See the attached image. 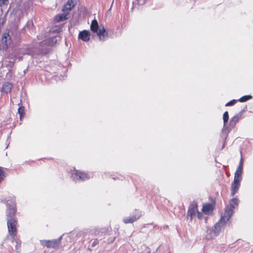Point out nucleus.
<instances>
[{"mask_svg": "<svg viewBox=\"0 0 253 253\" xmlns=\"http://www.w3.org/2000/svg\"><path fill=\"white\" fill-rule=\"evenodd\" d=\"M239 201L237 198L232 199L230 201L229 207L225 210L224 214L221 216L220 219L214 226L213 229L208 228L207 232L210 234V238H212L213 237L216 236L221 229L224 227L232 215L234 209L238 206Z\"/></svg>", "mask_w": 253, "mask_h": 253, "instance_id": "f257e3e1", "label": "nucleus"}, {"mask_svg": "<svg viewBox=\"0 0 253 253\" xmlns=\"http://www.w3.org/2000/svg\"><path fill=\"white\" fill-rule=\"evenodd\" d=\"M16 212L15 203L12 200L7 203L6 216L7 217V224L9 233L12 236H15L17 233V220L15 219Z\"/></svg>", "mask_w": 253, "mask_h": 253, "instance_id": "f03ea898", "label": "nucleus"}, {"mask_svg": "<svg viewBox=\"0 0 253 253\" xmlns=\"http://www.w3.org/2000/svg\"><path fill=\"white\" fill-rule=\"evenodd\" d=\"M90 29L93 32L97 33L100 41H104L107 39L108 34L104 26H100L99 27L96 20L94 19L92 21L90 25Z\"/></svg>", "mask_w": 253, "mask_h": 253, "instance_id": "7ed1b4c3", "label": "nucleus"}, {"mask_svg": "<svg viewBox=\"0 0 253 253\" xmlns=\"http://www.w3.org/2000/svg\"><path fill=\"white\" fill-rule=\"evenodd\" d=\"M188 215L190 216L191 220H192L196 216H197L199 219L202 218V214L198 211L196 203L193 202L190 205L188 211Z\"/></svg>", "mask_w": 253, "mask_h": 253, "instance_id": "20e7f679", "label": "nucleus"}, {"mask_svg": "<svg viewBox=\"0 0 253 253\" xmlns=\"http://www.w3.org/2000/svg\"><path fill=\"white\" fill-rule=\"evenodd\" d=\"M72 177L75 180H85L89 178L87 174L77 170L74 171L72 174Z\"/></svg>", "mask_w": 253, "mask_h": 253, "instance_id": "39448f33", "label": "nucleus"}, {"mask_svg": "<svg viewBox=\"0 0 253 253\" xmlns=\"http://www.w3.org/2000/svg\"><path fill=\"white\" fill-rule=\"evenodd\" d=\"M61 239V237L53 240H42L41 243L42 246H46L47 248H56L59 245Z\"/></svg>", "mask_w": 253, "mask_h": 253, "instance_id": "423d86ee", "label": "nucleus"}, {"mask_svg": "<svg viewBox=\"0 0 253 253\" xmlns=\"http://www.w3.org/2000/svg\"><path fill=\"white\" fill-rule=\"evenodd\" d=\"M141 213L140 211L138 210H135V213L134 215H132L131 217L125 218L123 219V221L125 223H132L141 216Z\"/></svg>", "mask_w": 253, "mask_h": 253, "instance_id": "0eeeda50", "label": "nucleus"}, {"mask_svg": "<svg viewBox=\"0 0 253 253\" xmlns=\"http://www.w3.org/2000/svg\"><path fill=\"white\" fill-rule=\"evenodd\" d=\"M78 38L81 39L84 42H87L90 39V33L86 30L80 32L78 36Z\"/></svg>", "mask_w": 253, "mask_h": 253, "instance_id": "6e6552de", "label": "nucleus"}, {"mask_svg": "<svg viewBox=\"0 0 253 253\" xmlns=\"http://www.w3.org/2000/svg\"><path fill=\"white\" fill-rule=\"evenodd\" d=\"M75 5V3L72 0H69L67 3L64 5L63 8V11L64 12L68 13Z\"/></svg>", "mask_w": 253, "mask_h": 253, "instance_id": "1a4fd4ad", "label": "nucleus"}, {"mask_svg": "<svg viewBox=\"0 0 253 253\" xmlns=\"http://www.w3.org/2000/svg\"><path fill=\"white\" fill-rule=\"evenodd\" d=\"M13 87L12 84L8 82L5 83L3 84L1 88V91L5 93L10 92L11 89Z\"/></svg>", "mask_w": 253, "mask_h": 253, "instance_id": "9d476101", "label": "nucleus"}, {"mask_svg": "<svg viewBox=\"0 0 253 253\" xmlns=\"http://www.w3.org/2000/svg\"><path fill=\"white\" fill-rule=\"evenodd\" d=\"M212 207L210 204H207L203 205L202 208V211L205 214H209L212 211Z\"/></svg>", "mask_w": 253, "mask_h": 253, "instance_id": "9b49d317", "label": "nucleus"}, {"mask_svg": "<svg viewBox=\"0 0 253 253\" xmlns=\"http://www.w3.org/2000/svg\"><path fill=\"white\" fill-rule=\"evenodd\" d=\"M240 184L233 182L231 185V195L233 196L238 190Z\"/></svg>", "mask_w": 253, "mask_h": 253, "instance_id": "f8f14e48", "label": "nucleus"}, {"mask_svg": "<svg viewBox=\"0 0 253 253\" xmlns=\"http://www.w3.org/2000/svg\"><path fill=\"white\" fill-rule=\"evenodd\" d=\"M239 120V116L238 115L234 116L232 117L229 122V126L231 127H233L236 125V123Z\"/></svg>", "mask_w": 253, "mask_h": 253, "instance_id": "ddd939ff", "label": "nucleus"}, {"mask_svg": "<svg viewBox=\"0 0 253 253\" xmlns=\"http://www.w3.org/2000/svg\"><path fill=\"white\" fill-rule=\"evenodd\" d=\"M13 241H12L13 244L15 245V251L17 252H19V249L21 245V242L18 239H16L14 238L13 236Z\"/></svg>", "mask_w": 253, "mask_h": 253, "instance_id": "4468645a", "label": "nucleus"}, {"mask_svg": "<svg viewBox=\"0 0 253 253\" xmlns=\"http://www.w3.org/2000/svg\"><path fill=\"white\" fill-rule=\"evenodd\" d=\"M252 98V96L250 95H245V96H243L242 97H241L239 99V101L241 102H246Z\"/></svg>", "mask_w": 253, "mask_h": 253, "instance_id": "2eb2a0df", "label": "nucleus"}, {"mask_svg": "<svg viewBox=\"0 0 253 253\" xmlns=\"http://www.w3.org/2000/svg\"><path fill=\"white\" fill-rule=\"evenodd\" d=\"M67 15H61L60 16H58L57 17H55V20L57 21V22H59V21H63V20H64L65 19H66L67 18Z\"/></svg>", "mask_w": 253, "mask_h": 253, "instance_id": "dca6fc26", "label": "nucleus"}, {"mask_svg": "<svg viewBox=\"0 0 253 253\" xmlns=\"http://www.w3.org/2000/svg\"><path fill=\"white\" fill-rule=\"evenodd\" d=\"M228 118H229L228 113L227 111H226L224 113L223 115V123H224V126H225L226 124L227 123Z\"/></svg>", "mask_w": 253, "mask_h": 253, "instance_id": "f3484780", "label": "nucleus"}, {"mask_svg": "<svg viewBox=\"0 0 253 253\" xmlns=\"http://www.w3.org/2000/svg\"><path fill=\"white\" fill-rule=\"evenodd\" d=\"M9 37V36L8 34H5L1 40L2 42L4 43L6 46H7V45L9 43L7 41V37Z\"/></svg>", "mask_w": 253, "mask_h": 253, "instance_id": "a211bd4d", "label": "nucleus"}, {"mask_svg": "<svg viewBox=\"0 0 253 253\" xmlns=\"http://www.w3.org/2000/svg\"><path fill=\"white\" fill-rule=\"evenodd\" d=\"M242 179V176L234 175L233 182L240 184Z\"/></svg>", "mask_w": 253, "mask_h": 253, "instance_id": "6ab92c4d", "label": "nucleus"}, {"mask_svg": "<svg viewBox=\"0 0 253 253\" xmlns=\"http://www.w3.org/2000/svg\"><path fill=\"white\" fill-rule=\"evenodd\" d=\"M242 168L238 167L235 173V175L242 176Z\"/></svg>", "mask_w": 253, "mask_h": 253, "instance_id": "aec40b11", "label": "nucleus"}, {"mask_svg": "<svg viewBox=\"0 0 253 253\" xmlns=\"http://www.w3.org/2000/svg\"><path fill=\"white\" fill-rule=\"evenodd\" d=\"M8 3V0H0V6L7 5Z\"/></svg>", "mask_w": 253, "mask_h": 253, "instance_id": "412c9836", "label": "nucleus"}, {"mask_svg": "<svg viewBox=\"0 0 253 253\" xmlns=\"http://www.w3.org/2000/svg\"><path fill=\"white\" fill-rule=\"evenodd\" d=\"M236 102V100H231L230 101L227 102L226 104H225V106H232L233 105L235 102Z\"/></svg>", "mask_w": 253, "mask_h": 253, "instance_id": "4be33fe9", "label": "nucleus"}, {"mask_svg": "<svg viewBox=\"0 0 253 253\" xmlns=\"http://www.w3.org/2000/svg\"><path fill=\"white\" fill-rule=\"evenodd\" d=\"M24 108L23 107H20L18 108V113L20 116V118H22V115L24 113Z\"/></svg>", "mask_w": 253, "mask_h": 253, "instance_id": "5701e85b", "label": "nucleus"}, {"mask_svg": "<svg viewBox=\"0 0 253 253\" xmlns=\"http://www.w3.org/2000/svg\"><path fill=\"white\" fill-rule=\"evenodd\" d=\"M4 177V172L0 168V182L2 180Z\"/></svg>", "mask_w": 253, "mask_h": 253, "instance_id": "b1692460", "label": "nucleus"}, {"mask_svg": "<svg viewBox=\"0 0 253 253\" xmlns=\"http://www.w3.org/2000/svg\"><path fill=\"white\" fill-rule=\"evenodd\" d=\"M243 160L242 156H241V160H240V164H239V165L238 166V168H242L243 169Z\"/></svg>", "mask_w": 253, "mask_h": 253, "instance_id": "393cba45", "label": "nucleus"}, {"mask_svg": "<svg viewBox=\"0 0 253 253\" xmlns=\"http://www.w3.org/2000/svg\"><path fill=\"white\" fill-rule=\"evenodd\" d=\"M96 241H94V242H93V243H92V246H95V245H96Z\"/></svg>", "mask_w": 253, "mask_h": 253, "instance_id": "a878e982", "label": "nucleus"}, {"mask_svg": "<svg viewBox=\"0 0 253 253\" xmlns=\"http://www.w3.org/2000/svg\"><path fill=\"white\" fill-rule=\"evenodd\" d=\"M140 0H137L138 2H139Z\"/></svg>", "mask_w": 253, "mask_h": 253, "instance_id": "bb28decb", "label": "nucleus"}]
</instances>
